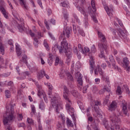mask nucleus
I'll list each match as a JSON object with an SVG mask.
<instances>
[{
  "instance_id": "obj_1",
  "label": "nucleus",
  "mask_w": 130,
  "mask_h": 130,
  "mask_svg": "<svg viewBox=\"0 0 130 130\" xmlns=\"http://www.w3.org/2000/svg\"><path fill=\"white\" fill-rule=\"evenodd\" d=\"M72 31V28L69 27H67L63 31V34H61L59 38V40L61 41L60 46H59L58 44L56 45V47L57 48L59 51V53L61 54L62 53L66 54L67 59L66 63L67 64H70L71 59H72V56H73V51L71 49L69 48L68 41L66 40V35L68 38H70V35H71V31Z\"/></svg>"
},
{
  "instance_id": "obj_2",
  "label": "nucleus",
  "mask_w": 130,
  "mask_h": 130,
  "mask_svg": "<svg viewBox=\"0 0 130 130\" xmlns=\"http://www.w3.org/2000/svg\"><path fill=\"white\" fill-rule=\"evenodd\" d=\"M69 95H70V91L68 87L66 86H63V98L67 101L66 109L68 113L72 116V119L74 120V124L76 125V117H75V109L72 107V102L70 100L69 98Z\"/></svg>"
},
{
  "instance_id": "obj_3",
  "label": "nucleus",
  "mask_w": 130,
  "mask_h": 130,
  "mask_svg": "<svg viewBox=\"0 0 130 130\" xmlns=\"http://www.w3.org/2000/svg\"><path fill=\"white\" fill-rule=\"evenodd\" d=\"M14 105H10V111L9 112L8 111L6 112V113L4 115V118L3 119V123L4 125L7 126L6 130H12V128L11 126L9 125L10 122L13 121L14 119L15 118V111H14Z\"/></svg>"
},
{
  "instance_id": "obj_4",
  "label": "nucleus",
  "mask_w": 130,
  "mask_h": 130,
  "mask_svg": "<svg viewBox=\"0 0 130 130\" xmlns=\"http://www.w3.org/2000/svg\"><path fill=\"white\" fill-rule=\"evenodd\" d=\"M110 120L114 129H119L120 128V125H119L120 124V119L115 113H114L110 117Z\"/></svg>"
},
{
  "instance_id": "obj_5",
  "label": "nucleus",
  "mask_w": 130,
  "mask_h": 130,
  "mask_svg": "<svg viewBox=\"0 0 130 130\" xmlns=\"http://www.w3.org/2000/svg\"><path fill=\"white\" fill-rule=\"evenodd\" d=\"M49 98L51 99V105L52 107H55L56 113H59V110H58V106H59V102L60 101V98H56L55 96H51V92L48 93Z\"/></svg>"
},
{
  "instance_id": "obj_6",
  "label": "nucleus",
  "mask_w": 130,
  "mask_h": 130,
  "mask_svg": "<svg viewBox=\"0 0 130 130\" xmlns=\"http://www.w3.org/2000/svg\"><path fill=\"white\" fill-rule=\"evenodd\" d=\"M74 5L76 6V8L78 10V11H79V12H80L81 14H82V15H84V27H85V28H87V27H88V26H89V22H88L89 21V19H88V15L87 14H86V11H85V8L83 7H80V6H77V3H74Z\"/></svg>"
},
{
  "instance_id": "obj_7",
  "label": "nucleus",
  "mask_w": 130,
  "mask_h": 130,
  "mask_svg": "<svg viewBox=\"0 0 130 130\" xmlns=\"http://www.w3.org/2000/svg\"><path fill=\"white\" fill-rule=\"evenodd\" d=\"M101 105V102L98 101H94L93 105L92 104H91L93 110H94L98 115H100V116H102V111H101V110H100L99 108V106Z\"/></svg>"
},
{
  "instance_id": "obj_8",
  "label": "nucleus",
  "mask_w": 130,
  "mask_h": 130,
  "mask_svg": "<svg viewBox=\"0 0 130 130\" xmlns=\"http://www.w3.org/2000/svg\"><path fill=\"white\" fill-rule=\"evenodd\" d=\"M36 85L38 88V96H39L40 98H41V96L43 95V97L44 99L45 102H46V103H47L48 102V101H47V97H46V94H43L41 85H39L38 83H36Z\"/></svg>"
},
{
  "instance_id": "obj_9",
  "label": "nucleus",
  "mask_w": 130,
  "mask_h": 130,
  "mask_svg": "<svg viewBox=\"0 0 130 130\" xmlns=\"http://www.w3.org/2000/svg\"><path fill=\"white\" fill-rule=\"evenodd\" d=\"M20 21L21 22L20 24H17V28L19 31L21 33L23 32H25V25H24V19L23 18H20Z\"/></svg>"
},
{
  "instance_id": "obj_10",
  "label": "nucleus",
  "mask_w": 130,
  "mask_h": 130,
  "mask_svg": "<svg viewBox=\"0 0 130 130\" xmlns=\"http://www.w3.org/2000/svg\"><path fill=\"white\" fill-rule=\"evenodd\" d=\"M90 63V74H93V70H94V64L95 63V61L94 60V57L90 56L89 59Z\"/></svg>"
},
{
  "instance_id": "obj_11",
  "label": "nucleus",
  "mask_w": 130,
  "mask_h": 130,
  "mask_svg": "<svg viewBox=\"0 0 130 130\" xmlns=\"http://www.w3.org/2000/svg\"><path fill=\"white\" fill-rule=\"evenodd\" d=\"M103 125H104L105 128L108 130H114V127L112 126V124L111 123L109 125L108 124V121L106 120H104L103 121Z\"/></svg>"
},
{
  "instance_id": "obj_12",
  "label": "nucleus",
  "mask_w": 130,
  "mask_h": 130,
  "mask_svg": "<svg viewBox=\"0 0 130 130\" xmlns=\"http://www.w3.org/2000/svg\"><path fill=\"white\" fill-rule=\"evenodd\" d=\"M118 34L119 36H120V37L122 38V39H125V38L127 37V33L126 32V30H122L121 29H119Z\"/></svg>"
},
{
  "instance_id": "obj_13",
  "label": "nucleus",
  "mask_w": 130,
  "mask_h": 130,
  "mask_svg": "<svg viewBox=\"0 0 130 130\" xmlns=\"http://www.w3.org/2000/svg\"><path fill=\"white\" fill-rule=\"evenodd\" d=\"M8 88L9 89L10 91L13 92V93H16V87L14 86V83L13 81H10L8 82Z\"/></svg>"
},
{
  "instance_id": "obj_14",
  "label": "nucleus",
  "mask_w": 130,
  "mask_h": 130,
  "mask_svg": "<svg viewBox=\"0 0 130 130\" xmlns=\"http://www.w3.org/2000/svg\"><path fill=\"white\" fill-rule=\"evenodd\" d=\"M4 4V1H2V4L0 3V10L1 11V12L2 13L3 15H4V16L6 19H8L9 18V16H8V14H7V11H6V9L3 7V5Z\"/></svg>"
},
{
  "instance_id": "obj_15",
  "label": "nucleus",
  "mask_w": 130,
  "mask_h": 130,
  "mask_svg": "<svg viewBox=\"0 0 130 130\" xmlns=\"http://www.w3.org/2000/svg\"><path fill=\"white\" fill-rule=\"evenodd\" d=\"M98 72L99 73L101 76H102V77L105 75L104 72H103V71L102 70L101 68H100V66H98V69H95L94 70L95 75H98Z\"/></svg>"
},
{
  "instance_id": "obj_16",
  "label": "nucleus",
  "mask_w": 130,
  "mask_h": 130,
  "mask_svg": "<svg viewBox=\"0 0 130 130\" xmlns=\"http://www.w3.org/2000/svg\"><path fill=\"white\" fill-rule=\"evenodd\" d=\"M98 36L99 38L101 39V41L103 43H106V38H105V36H104V35L102 34V32L100 31H98Z\"/></svg>"
},
{
  "instance_id": "obj_17",
  "label": "nucleus",
  "mask_w": 130,
  "mask_h": 130,
  "mask_svg": "<svg viewBox=\"0 0 130 130\" xmlns=\"http://www.w3.org/2000/svg\"><path fill=\"white\" fill-rule=\"evenodd\" d=\"M108 92V93H109L110 92V88L109 87H106V86H105L104 88L102 89L101 90H100L99 92V93L100 94V95H102V94H104V93L105 92V91Z\"/></svg>"
},
{
  "instance_id": "obj_18",
  "label": "nucleus",
  "mask_w": 130,
  "mask_h": 130,
  "mask_svg": "<svg viewBox=\"0 0 130 130\" xmlns=\"http://www.w3.org/2000/svg\"><path fill=\"white\" fill-rule=\"evenodd\" d=\"M47 62L50 67H51L52 62H53V55H52V54H49Z\"/></svg>"
},
{
  "instance_id": "obj_19",
  "label": "nucleus",
  "mask_w": 130,
  "mask_h": 130,
  "mask_svg": "<svg viewBox=\"0 0 130 130\" xmlns=\"http://www.w3.org/2000/svg\"><path fill=\"white\" fill-rule=\"evenodd\" d=\"M77 86L79 87V90H82V86H83V79L82 77L77 78Z\"/></svg>"
},
{
  "instance_id": "obj_20",
  "label": "nucleus",
  "mask_w": 130,
  "mask_h": 130,
  "mask_svg": "<svg viewBox=\"0 0 130 130\" xmlns=\"http://www.w3.org/2000/svg\"><path fill=\"white\" fill-rule=\"evenodd\" d=\"M115 108H116V102H112L109 106V110H110V111H113V110H115Z\"/></svg>"
},
{
  "instance_id": "obj_21",
  "label": "nucleus",
  "mask_w": 130,
  "mask_h": 130,
  "mask_svg": "<svg viewBox=\"0 0 130 130\" xmlns=\"http://www.w3.org/2000/svg\"><path fill=\"white\" fill-rule=\"evenodd\" d=\"M122 111L123 114H125V115H127V107H126V103H123L122 104Z\"/></svg>"
},
{
  "instance_id": "obj_22",
  "label": "nucleus",
  "mask_w": 130,
  "mask_h": 130,
  "mask_svg": "<svg viewBox=\"0 0 130 130\" xmlns=\"http://www.w3.org/2000/svg\"><path fill=\"white\" fill-rule=\"evenodd\" d=\"M17 56H20L22 54V51L21 48H20V45L18 43L15 44Z\"/></svg>"
},
{
  "instance_id": "obj_23",
  "label": "nucleus",
  "mask_w": 130,
  "mask_h": 130,
  "mask_svg": "<svg viewBox=\"0 0 130 130\" xmlns=\"http://www.w3.org/2000/svg\"><path fill=\"white\" fill-rule=\"evenodd\" d=\"M104 9L105 11L107 12L108 16H110V15L112 14L113 12V9L112 8L109 9L108 6H104Z\"/></svg>"
},
{
  "instance_id": "obj_24",
  "label": "nucleus",
  "mask_w": 130,
  "mask_h": 130,
  "mask_svg": "<svg viewBox=\"0 0 130 130\" xmlns=\"http://www.w3.org/2000/svg\"><path fill=\"white\" fill-rule=\"evenodd\" d=\"M30 107L31 108L30 115L31 116H33L34 115H36L37 114V113L36 112V108H35V106H34V105H31Z\"/></svg>"
},
{
  "instance_id": "obj_25",
  "label": "nucleus",
  "mask_w": 130,
  "mask_h": 130,
  "mask_svg": "<svg viewBox=\"0 0 130 130\" xmlns=\"http://www.w3.org/2000/svg\"><path fill=\"white\" fill-rule=\"evenodd\" d=\"M123 64L126 67V71L127 68H130L128 67V64H129V60H128V58H124L123 60Z\"/></svg>"
},
{
  "instance_id": "obj_26",
  "label": "nucleus",
  "mask_w": 130,
  "mask_h": 130,
  "mask_svg": "<svg viewBox=\"0 0 130 130\" xmlns=\"http://www.w3.org/2000/svg\"><path fill=\"white\" fill-rule=\"evenodd\" d=\"M45 74V71L44 70H41L39 73H38L37 75V77L38 80H40V79H42V78L44 77Z\"/></svg>"
},
{
  "instance_id": "obj_27",
  "label": "nucleus",
  "mask_w": 130,
  "mask_h": 130,
  "mask_svg": "<svg viewBox=\"0 0 130 130\" xmlns=\"http://www.w3.org/2000/svg\"><path fill=\"white\" fill-rule=\"evenodd\" d=\"M71 94L73 95V96L75 97V98H79L80 96V93H79V92L76 90H72L71 91Z\"/></svg>"
},
{
  "instance_id": "obj_28",
  "label": "nucleus",
  "mask_w": 130,
  "mask_h": 130,
  "mask_svg": "<svg viewBox=\"0 0 130 130\" xmlns=\"http://www.w3.org/2000/svg\"><path fill=\"white\" fill-rule=\"evenodd\" d=\"M102 78L104 81H105L106 83H107V85L110 89L111 85H110V82L109 81V78L108 77L105 76V75H104L102 76Z\"/></svg>"
},
{
  "instance_id": "obj_29",
  "label": "nucleus",
  "mask_w": 130,
  "mask_h": 130,
  "mask_svg": "<svg viewBox=\"0 0 130 130\" xmlns=\"http://www.w3.org/2000/svg\"><path fill=\"white\" fill-rule=\"evenodd\" d=\"M39 106V109H41V110H44L45 109V105H44V102L42 100L40 101Z\"/></svg>"
},
{
  "instance_id": "obj_30",
  "label": "nucleus",
  "mask_w": 130,
  "mask_h": 130,
  "mask_svg": "<svg viewBox=\"0 0 130 130\" xmlns=\"http://www.w3.org/2000/svg\"><path fill=\"white\" fill-rule=\"evenodd\" d=\"M115 63H116L115 61L112 62V69H114V70H117V71H118V72H121V69H120V68H119V67H118V66H116V64Z\"/></svg>"
},
{
  "instance_id": "obj_31",
  "label": "nucleus",
  "mask_w": 130,
  "mask_h": 130,
  "mask_svg": "<svg viewBox=\"0 0 130 130\" xmlns=\"http://www.w3.org/2000/svg\"><path fill=\"white\" fill-rule=\"evenodd\" d=\"M77 31H78L79 34L81 35V36H83V37H85V32H84V30L80 26H77Z\"/></svg>"
},
{
  "instance_id": "obj_32",
  "label": "nucleus",
  "mask_w": 130,
  "mask_h": 130,
  "mask_svg": "<svg viewBox=\"0 0 130 130\" xmlns=\"http://www.w3.org/2000/svg\"><path fill=\"white\" fill-rule=\"evenodd\" d=\"M20 77H17V80H19V81L21 80H25V79H26V76H25V74H24V72H22L20 74H19Z\"/></svg>"
},
{
  "instance_id": "obj_33",
  "label": "nucleus",
  "mask_w": 130,
  "mask_h": 130,
  "mask_svg": "<svg viewBox=\"0 0 130 130\" xmlns=\"http://www.w3.org/2000/svg\"><path fill=\"white\" fill-rule=\"evenodd\" d=\"M98 46H99V48L100 49H104L105 50H106L107 49V45L105 44H103L99 43L98 44Z\"/></svg>"
},
{
  "instance_id": "obj_34",
  "label": "nucleus",
  "mask_w": 130,
  "mask_h": 130,
  "mask_svg": "<svg viewBox=\"0 0 130 130\" xmlns=\"http://www.w3.org/2000/svg\"><path fill=\"white\" fill-rule=\"evenodd\" d=\"M43 45L44 47H45L46 50H47V51H49V50L50 49V47H49V45H48L47 41H46L45 40H44Z\"/></svg>"
},
{
  "instance_id": "obj_35",
  "label": "nucleus",
  "mask_w": 130,
  "mask_h": 130,
  "mask_svg": "<svg viewBox=\"0 0 130 130\" xmlns=\"http://www.w3.org/2000/svg\"><path fill=\"white\" fill-rule=\"evenodd\" d=\"M91 5L93 9L92 12L93 13H95V12H96V6L95 4V0H91Z\"/></svg>"
},
{
  "instance_id": "obj_36",
  "label": "nucleus",
  "mask_w": 130,
  "mask_h": 130,
  "mask_svg": "<svg viewBox=\"0 0 130 130\" xmlns=\"http://www.w3.org/2000/svg\"><path fill=\"white\" fill-rule=\"evenodd\" d=\"M20 63H22V62H24V63L27 64V63H28V62L27 61V55L24 54L22 56V61H20Z\"/></svg>"
},
{
  "instance_id": "obj_37",
  "label": "nucleus",
  "mask_w": 130,
  "mask_h": 130,
  "mask_svg": "<svg viewBox=\"0 0 130 130\" xmlns=\"http://www.w3.org/2000/svg\"><path fill=\"white\" fill-rule=\"evenodd\" d=\"M21 6H23L24 9L27 10V6H26V1L25 0H19Z\"/></svg>"
},
{
  "instance_id": "obj_38",
  "label": "nucleus",
  "mask_w": 130,
  "mask_h": 130,
  "mask_svg": "<svg viewBox=\"0 0 130 130\" xmlns=\"http://www.w3.org/2000/svg\"><path fill=\"white\" fill-rule=\"evenodd\" d=\"M67 124L68 126H71L73 127L74 126V124H73L71 120H70L69 118H67Z\"/></svg>"
},
{
  "instance_id": "obj_39",
  "label": "nucleus",
  "mask_w": 130,
  "mask_h": 130,
  "mask_svg": "<svg viewBox=\"0 0 130 130\" xmlns=\"http://www.w3.org/2000/svg\"><path fill=\"white\" fill-rule=\"evenodd\" d=\"M73 16L75 20L77 22V23H78V24H80L81 22H80V19H79L78 15L76 13H73Z\"/></svg>"
},
{
  "instance_id": "obj_40",
  "label": "nucleus",
  "mask_w": 130,
  "mask_h": 130,
  "mask_svg": "<svg viewBox=\"0 0 130 130\" xmlns=\"http://www.w3.org/2000/svg\"><path fill=\"white\" fill-rule=\"evenodd\" d=\"M61 7H68L69 6V2L67 0H64L62 2H61Z\"/></svg>"
},
{
  "instance_id": "obj_41",
  "label": "nucleus",
  "mask_w": 130,
  "mask_h": 130,
  "mask_svg": "<svg viewBox=\"0 0 130 130\" xmlns=\"http://www.w3.org/2000/svg\"><path fill=\"white\" fill-rule=\"evenodd\" d=\"M66 75L67 77V79L69 80V81H73V80H74V78H73V76L71 75V73H70V72H67L66 73Z\"/></svg>"
},
{
  "instance_id": "obj_42",
  "label": "nucleus",
  "mask_w": 130,
  "mask_h": 130,
  "mask_svg": "<svg viewBox=\"0 0 130 130\" xmlns=\"http://www.w3.org/2000/svg\"><path fill=\"white\" fill-rule=\"evenodd\" d=\"M0 50L2 55H4L5 54V47H4V45L2 43H0Z\"/></svg>"
},
{
  "instance_id": "obj_43",
  "label": "nucleus",
  "mask_w": 130,
  "mask_h": 130,
  "mask_svg": "<svg viewBox=\"0 0 130 130\" xmlns=\"http://www.w3.org/2000/svg\"><path fill=\"white\" fill-rule=\"evenodd\" d=\"M30 71L31 73H36L38 71V67L37 66H34L31 69H30Z\"/></svg>"
},
{
  "instance_id": "obj_44",
  "label": "nucleus",
  "mask_w": 130,
  "mask_h": 130,
  "mask_svg": "<svg viewBox=\"0 0 130 130\" xmlns=\"http://www.w3.org/2000/svg\"><path fill=\"white\" fill-rule=\"evenodd\" d=\"M75 77L76 78H82V74H81V73L80 72L78 71L77 70L75 71Z\"/></svg>"
},
{
  "instance_id": "obj_45",
  "label": "nucleus",
  "mask_w": 130,
  "mask_h": 130,
  "mask_svg": "<svg viewBox=\"0 0 130 130\" xmlns=\"http://www.w3.org/2000/svg\"><path fill=\"white\" fill-rule=\"evenodd\" d=\"M78 47L79 49V51L81 52L83 54H85V51H84V49H83V47H82V45L78 44Z\"/></svg>"
},
{
  "instance_id": "obj_46",
  "label": "nucleus",
  "mask_w": 130,
  "mask_h": 130,
  "mask_svg": "<svg viewBox=\"0 0 130 130\" xmlns=\"http://www.w3.org/2000/svg\"><path fill=\"white\" fill-rule=\"evenodd\" d=\"M11 90H7L5 91V96L7 98H10L11 97Z\"/></svg>"
},
{
  "instance_id": "obj_47",
  "label": "nucleus",
  "mask_w": 130,
  "mask_h": 130,
  "mask_svg": "<svg viewBox=\"0 0 130 130\" xmlns=\"http://www.w3.org/2000/svg\"><path fill=\"white\" fill-rule=\"evenodd\" d=\"M88 88H89L88 85H86L83 87V88L82 89V92H83V93H84V94H85V93H87V90Z\"/></svg>"
},
{
  "instance_id": "obj_48",
  "label": "nucleus",
  "mask_w": 130,
  "mask_h": 130,
  "mask_svg": "<svg viewBox=\"0 0 130 130\" xmlns=\"http://www.w3.org/2000/svg\"><path fill=\"white\" fill-rule=\"evenodd\" d=\"M109 102V96H106L105 99L104 100V104L106 105Z\"/></svg>"
},
{
  "instance_id": "obj_49",
  "label": "nucleus",
  "mask_w": 130,
  "mask_h": 130,
  "mask_svg": "<svg viewBox=\"0 0 130 130\" xmlns=\"http://www.w3.org/2000/svg\"><path fill=\"white\" fill-rule=\"evenodd\" d=\"M93 126H92V128H93V129L94 130H99V128H98V124L95 123H93Z\"/></svg>"
},
{
  "instance_id": "obj_50",
  "label": "nucleus",
  "mask_w": 130,
  "mask_h": 130,
  "mask_svg": "<svg viewBox=\"0 0 130 130\" xmlns=\"http://www.w3.org/2000/svg\"><path fill=\"white\" fill-rule=\"evenodd\" d=\"M91 52L92 53H95L96 52V47H95V45H93L91 48Z\"/></svg>"
},
{
  "instance_id": "obj_51",
  "label": "nucleus",
  "mask_w": 130,
  "mask_h": 130,
  "mask_svg": "<svg viewBox=\"0 0 130 130\" xmlns=\"http://www.w3.org/2000/svg\"><path fill=\"white\" fill-rule=\"evenodd\" d=\"M99 57H101V58L105 57V55H104V51H101V53L99 54Z\"/></svg>"
},
{
  "instance_id": "obj_52",
  "label": "nucleus",
  "mask_w": 130,
  "mask_h": 130,
  "mask_svg": "<svg viewBox=\"0 0 130 130\" xmlns=\"http://www.w3.org/2000/svg\"><path fill=\"white\" fill-rule=\"evenodd\" d=\"M117 21H118V23H119V25L121 26V27H123V23H122V21L120 20V19H119L118 18H116Z\"/></svg>"
},
{
  "instance_id": "obj_53",
  "label": "nucleus",
  "mask_w": 130,
  "mask_h": 130,
  "mask_svg": "<svg viewBox=\"0 0 130 130\" xmlns=\"http://www.w3.org/2000/svg\"><path fill=\"white\" fill-rule=\"evenodd\" d=\"M117 93H118V95L121 94V88H120V86H118L117 89Z\"/></svg>"
},
{
  "instance_id": "obj_54",
  "label": "nucleus",
  "mask_w": 130,
  "mask_h": 130,
  "mask_svg": "<svg viewBox=\"0 0 130 130\" xmlns=\"http://www.w3.org/2000/svg\"><path fill=\"white\" fill-rule=\"evenodd\" d=\"M17 119H18V120H19V121L22 120L23 115H22V114H19L18 115Z\"/></svg>"
},
{
  "instance_id": "obj_55",
  "label": "nucleus",
  "mask_w": 130,
  "mask_h": 130,
  "mask_svg": "<svg viewBox=\"0 0 130 130\" xmlns=\"http://www.w3.org/2000/svg\"><path fill=\"white\" fill-rule=\"evenodd\" d=\"M25 77H30L31 73H30V72H28V71H25L23 72Z\"/></svg>"
},
{
  "instance_id": "obj_56",
  "label": "nucleus",
  "mask_w": 130,
  "mask_h": 130,
  "mask_svg": "<svg viewBox=\"0 0 130 130\" xmlns=\"http://www.w3.org/2000/svg\"><path fill=\"white\" fill-rule=\"evenodd\" d=\"M109 59L111 62H114L115 61V60H114V58H113V56L111 55L109 56Z\"/></svg>"
},
{
  "instance_id": "obj_57",
  "label": "nucleus",
  "mask_w": 130,
  "mask_h": 130,
  "mask_svg": "<svg viewBox=\"0 0 130 130\" xmlns=\"http://www.w3.org/2000/svg\"><path fill=\"white\" fill-rule=\"evenodd\" d=\"M84 54L85 53H88V52H89L90 51V49H89V48L88 47H85L84 48Z\"/></svg>"
},
{
  "instance_id": "obj_58",
  "label": "nucleus",
  "mask_w": 130,
  "mask_h": 130,
  "mask_svg": "<svg viewBox=\"0 0 130 130\" xmlns=\"http://www.w3.org/2000/svg\"><path fill=\"white\" fill-rule=\"evenodd\" d=\"M44 23L46 25V27L48 30H49L50 29V27H49V25H48V23H47V21L46 20H45Z\"/></svg>"
},
{
  "instance_id": "obj_59",
  "label": "nucleus",
  "mask_w": 130,
  "mask_h": 130,
  "mask_svg": "<svg viewBox=\"0 0 130 130\" xmlns=\"http://www.w3.org/2000/svg\"><path fill=\"white\" fill-rule=\"evenodd\" d=\"M27 121L28 123H29L30 124H32V123H33V119L31 118H27Z\"/></svg>"
},
{
  "instance_id": "obj_60",
  "label": "nucleus",
  "mask_w": 130,
  "mask_h": 130,
  "mask_svg": "<svg viewBox=\"0 0 130 130\" xmlns=\"http://www.w3.org/2000/svg\"><path fill=\"white\" fill-rule=\"evenodd\" d=\"M60 117H61V119H62V122L64 123L66 122V117L62 115V114H61Z\"/></svg>"
},
{
  "instance_id": "obj_61",
  "label": "nucleus",
  "mask_w": 130,
  "mask_h": 130,
  "mask_svg": "<svg viewBox=\"0 0 130 130\" xmlns=\"http://www.w3.org/2000/svg\"><path fill=\"white\" fill-rule=\"evenodd\" d=\"M92 92L93 93H96V92H98V88H97V87L94 86L92 88Z\"/></svg>"
},
{
  "instance_id": "obj_62",
  "label": "nucleus",
  "mask_w": 130,
  "mask_h": 130,
  "mask_svg": "<svg viewBox=\"0 0 130 130\" xmlns=\"http://www.w3.org/2000/svg\"><path fill=\"white\" fill-rule=\"evenodd\" d=\"M25 123H18V127H24Z\"/></svg>"
},
{
  "instance_id": "obj_63",
  "label": "nucleus",
  "mask_w": 130,
  "mask_h": 130,
  "mask_svg": "<svg viewBox=\"0 0 130 130\" xmlns=\"http://www.w3.org/2000/svg\"><path fill=\"white\" fill-rule=\"evenodd\" d=\"M94 81H95V84H96L97 85H98V84L100 83V79L99 78H95Z\"/></svg>"
},
{
  "instance_id": "obj_64",
  "label": "nucleus",
  "mask_w": 130,
  "mask_h": 130,
  "mask_svg": "<svg viewBox=\"0 0 130 130\" xmlns=\"http://www.w3.org/2000/svg\"><path fill=\"white\" fill-rule=\"evenodd\" d=\"M39 130H43V128H42V125L41 124V123L40 122L39 124Z\"/></svg>"
}]
</instances>
